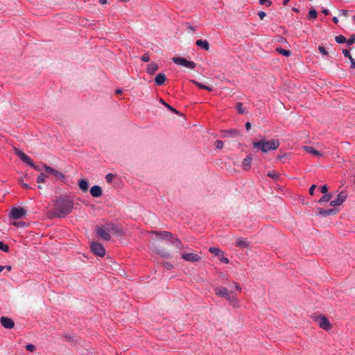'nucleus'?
Wrapping results in <instances>:
<instances>
[{
	"label": "nucleus",
	"mask_w": 355,
	"mask_h": 355,
	"mask_svg": "<svg viewBox=\"0 0 355 355\" xmlns=\"http://www.w3.org/2000/svg\"><path fill=\"white\" fill-rule=\"evenodd\" d=\"M73 200L69 196H62L58 198L54 207L55 215L58 218H64L68 215L73 208Z\"/></svg>",
	"instance_id": "1"
},
{
	"label": "nucleus",
	"mask_w": 355,
	"mask_h": 355,
	"mask_svg": "<svg viewBox=\"0 0 355 355\" xmlns=\"http://www.w3.org/2000/svg\"><path fill=\"white\" fill-rule=\"evenodd\" d=\"M150 234L155 236V239L158 241H171L173 245L180 248L182 245L181 241L178 239H174L173 234L168 231H151L148 232Z\"/></svg>",
	"instance_id": "2"
},
{
	"label": "nucleus",
	"mask_w": 355,
	"mask_h": 355,
	"mask_svg": "<svg viewBox=\"0 0 355 355\" xmlns=\"http://www.w3.org/2000/svg\"><path fill=\"white\" fill-rule=\"evenodd\" d=\"M253 148H260L262 152L267 153L269 150L277 149L279 146V141L277 139L270 141L260 140L252 143Z\"/></svg>",
	"instance_id": "3"
},
{
	"label": "nucleus",
	"mask_w": 355,
	"mask_h": 355,
	"mask_svg": "<svg viewBox=\"0 0 355 355\" xmlns=\"http://www.w3.org/2000/svg\"><path fill=\"white\" fill-rule=\"evenodd\" d=\"M311 319L314 322H316L319 327L327 331H330L332 328V324L329 319L323 315L314 313L311 315Z\"/></svg>",
	"instance_id": "4"
},
{
	"label": "nucleus",
	"mask_w": 355,
	"mask_h": 355,
	"mask_svg": "<svg viewBox=\"0 0 355 355\" xmlns=\"http://www.w3.org/2000/svg\"><path fill=\"white\" fill-rule=\"evenodd\" d=\"M110 228L106 225H97L96 227V234L98 239L109 241L111 239V235L110 234Z\"/></svg>",
	"instance_id": "5"
},
{
	"label": "nucleus",
	"mask_w": 355,
	"mask_h": 355,
	"mask_svg": "<svg viewBox=\"0 0 355 355\" xmlns=\"http://www.w3.org/2000/svg\"><path fill=\"white\" fill-rule=\"evenodd\" d=\"M27 214V209L24 207L11 208L9 212V217L11 220H19L23 218Z\"/></svg>",
	"instance_id": "6"
},
{
	"label": "nucleus",
	"mask_w": 355,
	"mask_h": 355,
	"mask_svg": "<svg viewBox=\"0 0 355 355\" xmlns=\"http://www.w3.org/2000/svg\"><path fill=\"white\" fill-rule=\"evenodd\" d=\"M90 249L92 253L96 256L103 257L105 255V249L101 243L91 241Z\"/></svg>",
	"instance_id": "7"
},
{
	"label": "nucleus",
	"mask_w": 355,
	"mask_h": 355,
	"mask_svg": "<svg viewBox=\"0 0 355 355\" xmlns=\"http://www.w3.org/2000/svg\"><path fill=\"white\" fill-rule=\"evenodd\" d=\"M172 60L178 65H182L187 69H193L196 64L193 61H189L185 58L181 57H174L172 58Z\"/></svg>",
	"instance_id": "8"
},
{
	"label": "nucleus",
	"mask_w": 355,
	"mask_h": 355,
	"mask_svg": "<svg viewBox=\"0 0 355 355\" xmlns=\"http://www.w3.org/2000/svg\"><path fill=\"white\" fill-rule=\"evenodd\" d=\"M149 244L150 250H152L153 252L155 253L156 254H158L163 258H169L171 257L169 252L164 251L163 250L158 249L157 247L156 246L155 241H150L149 242Z\"/></svg>",
	"instance_id": "9"
},
{
	"label": "nucleus",
	"mask_w": 355,
	"mask_h": 355,
	"mask_svg": "<svg viewBox=\"0 0 355 355\" xmlns=\"http://www.w3.org/2000/svg\"><path fill=\"white\" fill-rule=\"evenodd\" d=\"M225 298L229 302L230 304L232 305L233 308L238 309L240 307V303L238 297L232 291H230Z\"/></svg>",
	"instance_id": "10"
},
{
	"label": "nucleus",
	"mask_w": 355,
	"mask_h": 355,
	"mask_svg": "<svg viewBox=\"0 0 355 355\" xmlns=\"http://www.w3.org/2000/svg\"><path fill=\"white\" fill-rule=\"evenodd\" d=\"M107 225L110 228L114 234L117 236L124 235L125 232L121 226V223H107Z\"/></svg>",
	"instance_id": "11"
},
{
	"label": "nucleus",
	"mask_w": 355,
	"mask_h": 355,
	"mask_svg": "<svg viewBox=\"0 0 355 355\" xmlns=\"http://www.w3.org/2000/svg\"><path fill=\"white\" fill-rule=\"evenodd\" d=\"M182 258L187 261L191 263H196L201 260V257L198 254L195 253H184L182 255Z\"/></svg>",
	"instance_id": "12"
},
{
	"label": "nucleus",
	"mask_w": 355,
	"mask_h": 355,
	"mask_svg": "<svg viewBox=\"0 0 355 355\" xmlns=\"http://www.w3.org/2000/svg\"><path fill=\"white\" fill-rule=\"evenodd\" d=\"M347 196L345 191H341L338 194L336 200H331L330 205L334 207L340 205L346 200Z\"/></svg>",
	"instance_id": "13"
},
{
	"label": "nucleus",
	"mask_w": 355,
	"mask_h": 355,
	"mask_svg": "<svg viewBox=\"0 0 355 355\" xmlns=\"http://www.w3.org/2000/svg\"><path fill=\"white\" fill-rule=\"evenodd\" d=\"M1 325L6 329H12L15 327L14 321L8 317L2 316L0 318Z\"/></svg>",
	"instance_id": "14"
},
{
	"label": "nucleus",
	"mask_w": 355,
	"mask_h": 355,
	"mask_svg": "<svg viewBox=\"0 0 355 355\" xmlns=\"http://www.w3.org/2000/svg\"><path fill=\"white\" fill-rule=\"evenodd\" d=\"M44 168L45 169L46 173L53 175L57 179H62V178H64V175L62 173H60V172L56 171L55 169H54V168L47 166L46 164L44 165Z\"/></svg>",
	"instance_id": "15"
},
{
	"label": "nucleus",
	"mask_w": 355,
	"mask_h": 355,
	"mask_svg": "<svg viewBox=\"0 0 355 355\" xmlns=\"http://www.w3.org/2000/svg\"><path fill=\"white\" fill-rule=\"evenodd\" d=\"M317 210H318V211L316 213L322 216H327L329 215H334L338 212V209L336 207H333L329 209H322V208H318Z\"/></svg>",
	"instance_id": "16"
},
{
	"label": "nucleus",
	"mask_w": 355,
	"mask_h": 355,
	"mask_svg": "<svg viewBox=\"0 0 355 355\" xmlns=\"http://www.w3.org/2000/svg\"><path fill=\"white\" fill-rule=\"evenodd\" d=\"M215 294L219 297H225L230 291L225 287L219 286L214 288Z\"/></svg>",
	"instance_id": "17"
},
{
	"label": "nucleus",
	"mask_w": 355,
	"mask_h": 355,
	"mask_svg": "<svg viewBox=\"0 0 355 355\" xmlns=\"http://www.w3.org/2000/svg\"><path fill=\"white\" fill-rule=\"evenodd\" d=\"M16 154L20 157V159L24 162L25 163L28 164V165L30 164H32V159L26 155L25 153H24L22 151H21L19 149L15 148Z\"/></svg>",
	"instance_id": "18"
},
{
	"label": "nucleus",
	"mask_w": 355,
	"mask_h": 355,
	"mask_svg": "<svg viewBox=\"0 0 355 355\" xmlns=\"http://www.w3.org/2000/svg\"><path fill=\"white\" fill-rule=\"evenodd\" d=\"M90 193L93 197H100L102 196V189L99 186H93L90 189Z\"/></svg>",
	"instance_id": "19"
},
{
	"label": "nucleus",
	"mask_w": 355,
	"mask_h": 355,
	"mask_svg": "<svg viewBox=\"0 0 355 355\" xmlns=\"http://www.w3.org/2000/svg\"><path fill=\"white\" fill-rule=\"evenodd\" d=\"M252 157L250 155H248L243 161L242 166L245 171H248L251 167Z\"/></svg>",
	"instance_id": "20"
},
{
	"label": "nucleus",
	"mask_w": 355,
	"mask_h": 355,
	"mask_svg": "<svg viewBox=\"0 0 355 355\" xmlns=\"http://www.w3.org/2000/svg\"><path fill=\"white\" fill-rule=\"evenodd\" d=\"M78 186L82 191L87 192L89 189V182L85 179H81L78 182Z\"/></svg>",
	"instance_id": "21"
},
{
	"label": "nucleus",
	"mask_w": 355,
	"mask_h": 355,
	"mask_svg": "<svg viewBox=\"0 0 355 355\" xmlns=\"http://www.w3.org/2000/svg\"><path fill=\"white\" fill-rule=\"evenodd\" d=\"M166 80V77L164 73H159L155 77V81L157 85H162Z\"/></svg>",
	"instance_id": "22"
},
{
	"label": "nucleus",
	"mask_w": 355,
	"mask_h": 355,
	"mask_svg": "<svg viewBox=\"0 0 355 355\" xmlns=\"http://www.w3.org/2000/svg\"><path fill=\"white\" fill-rule=\"evenodd\" d=\"M196 44L198 46L201 47L206 51H208L209 49V44L207 40H198L196 42Z\"/></svg>",
	"instance_id": "23"
},
{
	"label": "nucleus",
	"mask_w": 355,
	"mask_h": 355,
	"mask_svg": "<svg viewBox=\"0 0 355 355\" xmlns=\"http://www.w3.org/2000/svg\"><path fill=\"white\" fill-rule=\"evenodd\" d=\"M158 65L155 62H151L147 67L146 71L149 74L152 75L158 70Z\"/></svg>",
	"instance_id": "24"
},
{
	"label": "nucleus",
	"mask_w": 355,
	"mask_h": 355,
	"mask_svg": "<svg viewBox=\"0 0 355 355\" xmlns=\"http://www.w3.org/2000/svg\"><path fill=\"white\" fill-rule=\"evenodd\" d=\"M304 149L306 153L315 156H320L322 155L318 150H315L313 147L309 146H304Z\"/></svg>",
	"instance_id": "25"
},
{
	"label": "nucleus",
	"mask_w": 355,
	"mask_h": 355,
	"mask_svg": "<svg viewBox=\"0 0 355 355\" xmlns=\"http://www.w3.org/2000/svg\"><path fill=\"white\" fill-rule=\"evenodd\" d=\"M331 198H332V195L331 193L324 194L323 196H322L320 198V199L318 200V202L324 203V202H327L329 201L331 202Z\"/></svg>",
	"instance_id": "26"
},
{
	"label": "nucleus",
	"mask_w": 355,
	"mask_h": 355,
	"mask_svg": "<svg viewBox=\"0 0 355 355\" xmlns=\"http://www.w3.org/2000/svg\"><path fill=\"white\" fill-rule=\"evenodd\" d=\"M192 83L195 85H196L198 88H200V89H206V90L209 91V92L212 91V88L211 87L206 86L205 85H202V84H201L200 83H199V82H198L196 80H192Z\"/></svg>",
	"instance_id": "27"
},
{
	"label": "nucleus",
	"mask_w": 355,
	"mask_h": 355,
	"mask_svg": "<svg viewBox=\"0 0 355 355\" xmlns=\"http://www.w3.org/2000/svg\"><path fill=\"white\" fill-rule=\"evenodd\" d=\"M159 102L173 113L180 114V113L178 110H176L175 108L167 104L163 99L160 98Z\"/></svg>",
	"instance_id": "28"
},
{
	"label": "nucleus",
	"mask_w": 355,
	"mask_h": 355,
	"mask_svg": "<svg viewBox=\"0 0 355 355\" xmlns=\"http://www.w3.org/2000/svg\"><path fill=\"white\" fill-rule=\"evenodd\" d=\"M209 251L211 253L215 254L216 256H218V257H220V255H223V252L219 248H214V247L209 248Z\"/></svg>",
	"instance_id": "29"
},
{
	"label": "nucleus",
	"mask_w": 355,
	"mask_h": 355,
	"mask_svg": "<svg viewBox=\"0 0 355 355\" xmlns=\"http://www.w3.org/2000/svg\"><path fill=\"white\" fill-rule=\"evenodd\" d=\"M236 245L237 247L243 248H248L249 245V244L248 243L247 241L241 240V239H238L236 241Z\"/></svg>",
	"instance_id": "30"
},
{
	"label": "nucleus",
	"mask_w": 355,
	"mask_h": 355,
	"mask_svg": "<svg viewBox=\"0 0 355 355\" xmlns=\"http://www.w3.org/2000/svg\"><path fill=\"white\" fill-rule=\"evenodd\" d=\"M225 132L227 136L230 137H236L237 135H239V131L236 129L226 130Z\"/></svg>",
	"instance_id": "31"
},
{
	"label": "nucleus",
	"mask_w": 355,
	"mask_h": 355,
	"mask_svg": "<svg viewBox=\"0 0 355 355\" xmlns=\"http://www.w3.org/2000/svg\"><path fill=\"white\" fill-rule=\"evenodd\" d=\"M276 51L279 53L280 54L284 55V56H289L291 55V51L288 50H286L282 48H277Z\"/></svg>",
	"instance_id": "32"
},
{
	"label": "nucleus",
	"mask_w": 355,
	"mask_h": 355,
	"mask_svg": "<svg viewBox=\"0 0 355 355\" xmlns=\"http://www.w3.org/2000/svg\"><path fill=\"white\" fill-rule=\"evenodd\" d=\"M335 40H336V42H338L339 44L346 43V42H347V39L345 38V37H344L342 35L336 36L335 37Z\"/></svg>",
	"instance_id": "33"
},
{
	"label": "nucleus",
	"mask_w": 355,
	"mask_h": 355,
	"mask_svg": "<svg viewBox=\"0 0 355 355\" xmlns=\"http://www.w3.org/2000/svg\"><path fill=\"white\" fill-rule=\"evenodd\" d=\"M46 178V176L43 173H41L37 178V182L38 184L44 182Z\"/></svg>",
	"instance_id": "34"
},
{
	"label": "nucleus",
	"mask_w": 355,
	"mask_h": 355,
	"mask_svg": "<svg viewBox=\"0 0 355 355\" xmlns=\"http://www.w3.org/2000/svg\"><path fill=\"white\" fill-rule=\"evenodd\" d=\"M317 12L314 9H311L309 12V19H315L317 17Z\"/></svg>",
	"instance_id": "35"
},
{
	"label": "nucleus",
	"mask_w": 355,
	"mask_h": 355,
	"mask_svg": "<svg viewBox=\"0 0 355 355\" xmlns=\"http://www.w3.org/2000/svg\"><path fill=\"white\" fill-rule=\"evenodd\" d=\"M0 250L5 252H8L9 251V246L0 241Z\"/></svg>",
	"instance_id": "36"
},
{
	"label": "nucleus",
	"mask_w": 355,
	"mask_h": 355,
	"mask_svg": "<svg viewBox=\"0 0 355 355\" xmlns=\"http://www.w3.org/2000/svg\"><path fill=\"white\" fill-rule=\"evenodd\" d=\"M259 3L261 5H263L267 7H270L272 5V1L270 0H259Z\"/></svg>",
	"instance_id": "37"
},
{
	"label": "nucleus",
	"mask_w": 355,
	"mask_h": 355,
	"mask_svg": "<svg viewBox=\"0 0 355 355\" xmlns=\"http://www.w3.org/2000/svg\"><path fill=\"white\" fill-rule=\"evenodd\" d=\"M346 43L349 46H350V45L353 44L354 43H355V35H352L350 36V37L348 40H347Z\"/></svg>",
	"instance_id": "38"
},
{
	"label": "nucleus",
	"mask_w": 355,
	"mask_h": 355,
	"mask_svg": "<svg viewBox=\"0 0 355 355\" xmlns=\"http://www.w3.org/2000/svg\"><path fill=\"white\" fill-rule=\"evenodd\" d=\"M268 176L272 179H277L279 178V173L275 171L268 173Z\"/></svg>",
	"instance_id": "39"
},
{
	"label": "nucleus",
	"mask_w": 355,
	"mask_h": 355,
	"mask_svg": "<svg viewBox=\"0 0 355 355\" xmlns=\"http://www.w3.org/2000/svg\"><path fill=\"white\" fill-rule=\"evenodd\" d=\"M215 146L217 149H221L223 147V142L221 140H216L215 141Z\"/></svg>",
	"instance_id": "40"
},
{
	"label": "nucleus",
	"mask_w": 355,
	"mask_h": 355,
	"mask_svg": "<svg viewBox=\"0 0 355 355\" xmlns=\"http://www.w3.org/2000/svg\"><path fill=\"white\" fill-rule=\"evenodd\" d=\"M318 50L319 51L324 55L325 56H328L329 55V53L328 52L325 50L324 47L322 46H319L318 47Z\"/></svg>",
	"instance_id": "41"
},
{
	"label": "nucleus",
	"mask_w": 355,
	"mask_h": 355,
	"mask_svg": "<svg viewBox=\"0 0 355 355\" xmlns=\"http://www.w3.org/2000/svg\"><path fill=\"white\" fill-rule=\"evenodd\" d=\"M26 349L29 352H34L35 350V347L32 344H28L26 346Z\"/></svg>",
	"instance_id": "42"
},
{
	"label": "nucleus",
	"mask_w": 355,
	"mask_h": 355,
	"mask_svg": "<svg viewBox=\"0 0 355 355\" xmlns=\"http://www.w3.org/2000/svg\"><path fill=\"white\" fill-rule=\"evenodd\" d=\"M343 53L344 54V55L347 58H349V60H352V55H350L349 52L348 50L347 49H343Z\"/></svg>",
	"instance_id": "43"
},
{
	"label": "nucleus",
	"mask_w": 355,
	"mask_h": 355,
	"mask_svg": "<svg viewBox=\"0 0 355 355\" xmlns=\"http://www.w3.org/2000/svg\"><path fill=\"white\" fill-rule=\"evenodd\" d=\"M141 60L144 62H148L150 60V55L148 53H145L141 56Z\"/></svg>",
	"instance_id": "44"
},
{
	"label": "nucleus",
	"mask_w": 355,
	"mask_h": 355,
	"mask_svg": "<svg viewBox=\"0 0 355 355\" xmlns=\"http://www.w3.org/2000/svg\"><path fill=\"white\" fill-rule=\"evenodd\" d=\"M105 178L107 182H111L114 178V175L112 173H108Z\"/></svg>",
	"instance_id": "45"
},
{
	"label": "nucleus",
	"mask_w": 355,
	"mask_h": 355,
	"mask_svg": "<svg viewBox=\"0 0 355 355\" xmlns=\"http://www.w3.org/2000/svg\"><path fill=\"white\" fill-rule=\"evenodd\" d=\"M164 266L165 268H166L167 270H171L173 268V266L172 264H171L170 263H168V262H164L163 263Z\"/></svg>",
	"instance_id": "46"
},
{
	"label": "nucleus",
	"mask_w": 355,
	"mask_h": 355,
	"mask_svg": "<svg viewBox=\"0 0 355 355\" xmlns=\"http://www.w3.org/2000/svg\"><path fill=\"white\" fill-rule=\"evenodd\" d=\"M236 108L238 110V111L240 112V113H243V103H238L236 104Z\"/></svg>",
	"instance_id": "47"
},
{
	"label": "nucleus",
	"mask_w": 355,
	"mask_h": 355,
	"mask_svg": "<svg viewBox=\"0 0 355 355\" xmlns=\"http://www.w3.org/2000/svg\"><path fill=\"white\" fill-rule=\"evenodd\" d=\"M321 193L324 194H327L328 191V187L327 185H323L320 187Z\"/></svg>",
	"instance_id": "48"
},
{
	"label": "nucleus",
	"mask_w": 355,
	"mask_h": 355,
	"mask_svg": "<svg viewBox=\"0 0 355 355\" xmlns=\"http://www.w3.org/2000/svg\"><path fill=\"white\" fill-rule=\"evenodd\" d=\"M220 261L222 263H226V264L229 263V259L227 257H225L223 255H220Z\"/></svg>",
	"instance_id": "49"
},
{
	"label": "nucleus",
	"mask_w": 355,
	"mask_h": 355,
	"mask_svg": "<svg viewBox=\"0 0 355 355\" xmlns=\"http://www.w3.org/2000/svg\"><path fill=\"white\" fill-rule=\"evenodd\" d=\"M340 16H343L344 17H347L348 16V11L346 10H341L340 11Z\"/></svg>",
	"instance_id": "50"
},
{
	"label": "nucleus",
	"mask_w": 355,
	"mask_h": 355,
	"mask_svg": "<svg viewBox=\"0 0 355 355\" xmlns=\"http://www.w3.org/2000/svg\"><path fill=\"white\" fill-rule=\"evenodd\" d=\"M315 187H316V186H315V184H313V185H311V187L309 188V194H310V195H311V196H312V195H313V193H314V190H315Z\"/></svg>",
	"instance_id": "51"
},
{
	"label": "nucleus",
	"mask_w": 355,
	"mask_h": 355,
	"mask_svg": "<svg viewBox=\"0 0 355 355\" xmlns=\"http://www.w3.org/2000/svg\"><path fill=\"white\" fill-rule=\"evenodd\" d=\"M266 15V13L263 11H260L258 12V16L261 19H263Z\"/></svg>",
	"instance_id": "52"
},
{
	"label": "nucleus",
	"mask_w": 355,
	"mask_h": 355,
	"mask_svg": "<svg viewBox=\"0 0 355 355\" xmlns=\"http://www.w3.org/2000/svg\"><path fill=\"white\" fill-rule=\"evenodd\" d=\"M13 224L17 227H26V226H27V225H29L30 223H13Z\"/></svg>",
	"instance_id": "53"
},
{
	"label": "nucleus",
	"mask_w": 355,
	"mask_h": 355,
	"mask_svg": "<svg viewBox=\"0 0 355 355\" xmlns=\"http://www.w3.org/2000/svg\"><path fill=\"white\" fill-rule=\"evenodd\" d=\"M234 285H235V288H236V289L238 291L241 292L242 288H241V286L239 285V284H238L237 282H234Z\"/></svg>",
	"instance_id": "54"
},
{
	"label": "nucleus",
	"mask_w": 355,
	"mask_h": 355,
	"mask_svg": "<svg viewBox=\"0 0 355 355\" xmlns=\"http://www.w3.org/2000/svg\"><path fill=\"white\" fill-rule=\"evenodd\" d=\"M32 168H33L34 169L37 170V171H40V168L39 166H37L32 161V164H29Z\"/></svg>",
	"instance_id": "55"
},
{
	"label": "nucleus",
	"mask_w": 355,
	"mask_h": 355,
	"mask_svg": "<svg viewBox=\"0 0 355 355\" xmlns=\"http://www.w3.org/2000/svg\"><path fill=\"white\" fill-rule=\"evenodd\" d=\"M24 178H25L26 180H28V175L26 174V175H24V178H23V177H21V178L19 180V182L21 184V183H23Z\"/></svg>",
	"instance_id": "56"
},
{
	"label": "nucleus",
	"mask_w": 355,
	"mask_h": 355,
	"mask_svg": "<svg viewBox=\"0 0 355 355\" xmlns=\"http://www.w3.org/2000/svg\"><path fill=\"white\" fill-rule=\"evenodd\" d=\"M21 186L25 189H31V187L28 184H26V183H21Z\"/></svg>",
	"instance_id": "57"
},
{
	"label": "nucleus",
	"mask_w": 355,
	"mask_h": 355,
	"mask_svg": "<svg viewBox=\"0 0 355 355\" xmlns=\"http://www.w3.org/2000/svg\"><path fill=\"white\" fill-rule=\"evenodd\" d=\"M351 62V68L355 69V60L352 58V60H349Z\"/></svg>",
	"instance_id": "58"
},
{
	"label": "nucleus",
	"mask_w": 355,
	"mask_h": 355,
	"mask_svg": "<svg viewBox=\"0 0 355 355\" xmlns=\"http://www.w3.org/2000/svg\"><path fill=\"white\" fill-rule=\"evenodd\" d=\"M245 128L248 130H249L251 128V123L250 122H247L245 123Z\"/></svg>",
	"instance_id": "59"
},
{
	"label": "nucleus",
	"mask_w": 355,
	"mask_h": 355,
	"mask_svg": "<svg viewBox=\"0 0 355 355\" xmlns=\"http://www.w3.org/2000/svg\"><path fill=\"white\" fill-rule=\"evenodd\" d=\"M325 15H328L329 14V11L327 9H323L322 11Z\"/></svg>",
	"instance_id": "60"
},
{
	"label": "nucleus",
	"mask_w": 355,
	"mask_h": 355,
	"mask_svg": "<svg viewBox=\"0 0 355 355\" xmlns=\"http://www.w3.org/2000/svg\"><path fill=\"white\" fill-rule=\"evenodd\" d=\"M332 20L335 24H337L338 22V19L336 17H333Z\"/></svg>",
	"instance_id": "61"
},
{
	"label": "nucleus",
	"mask_w": 355,
	"mask_h": 355,
	"mask_svg": "<svg viewBox=\"0 0 355 355\" xmlns=\"http://www.w3.org/2000/svg\"><path fill=\"white\" fill-rule=\"evenodd\" d=\"M4 268H6L8 271H10L11 269H12V267L11 266H3Z\"/></svg>",
	"instance_id": "62"
},
{
	"label": "nucleus",
	"mask_w": 355,
	"mask_h": 355,
	"mask_svg": "<svg viewBox=\"0 0 355 355\" xmlns=\"http://www.w3.org/2000/svg\"><path fill=\"white\" fill-rule=\"evenodd\" d=\"M99 3L101 4H105L107 3V0H98Z\"/></svg>",
	"instance_id": "63"
},
{
	"label": "nucleus",
	"mask_w": 355,
	"mask_h": 355,
	"mask_svg": "<svg viewBox=\"0 0 355 355\" xmlns=\"http://www.w3.org/2000/svg\"><path fill=\"white\" fill-rule=\"evenodd\" d=\"M116 94H122V90H121V89H116Z\"/></svg>",
	"instance_id": "64"
}]
</instances>
